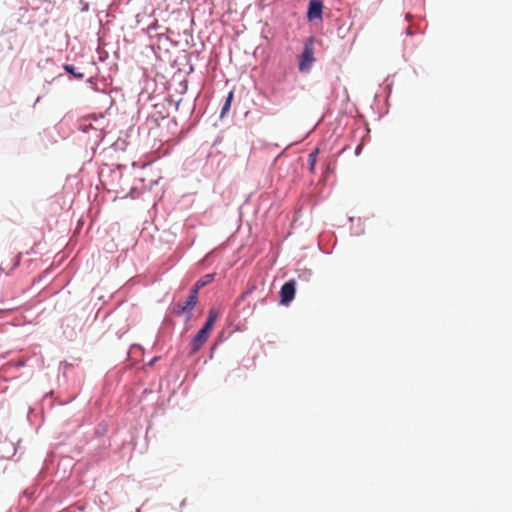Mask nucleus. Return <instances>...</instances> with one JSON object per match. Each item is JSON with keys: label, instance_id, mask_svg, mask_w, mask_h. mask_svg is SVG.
<instances>
[{"label": "nucleus", "instance_id": "1", "mask_svg": "<svg viewBox=\"0 0 512 512\" xmlns=\"http://www.w3.org/2000/svg\"><path fill=\"white\" fill-rule=\"evenodd\" d=\"M314 62V42L313 38H309L305 42L303 52L300 56L299 70L301 72H308Z\"/></svg>", "mask_w": 512, "mask_h": 512}, {"label": "nucleus", "instance_id": "2", "mask_svg": "<svg viewBox=\"0 0 512 512\" xmlns=\"http://www.w3.org/2000/svg\"><path fill=\"white\" fill-rule=\"evenodd\" d=\"M198 301V296L194 294L192 291H190V294L186 301L184 302H178L175 304L173 308V313L175 315H182L184 313H187V320L191 319L192 316V310L195 308Z\"/></svg>", "mask_w": 512, "mask_h": 512}, {"label": "nucleus", "instance_id": "3", "mask_svg": "<svg viewBox=\"0 0 512 512\" xmlns=\"http://www.w3.org/2000/svg\"><path fill=\"white\" fill-rule=\"evenodd\" d=\"M295 289H296V281L295 280H289L281 287L280 297H281L282 304H288L294 299Z\"/></svg>", "mask_w": 512, "mask_h": 512}, {"label": "nucleus", "instance_id": "4", "mask_svg": "<svg viewBox=\"0 0 512 512\" xmlns=\"http://www.w3.org/2000/svg\"><path fill=\"white\" fill-rule=\"evenodd\" d=\"M323 2L322 0H310L307 10V18L309 21L322 19Z\"/></svg>", "mask_w": 512, "mask_h": 512}, {"label": "nucleus", "instance_id": "5", "mask_svg": "<svg viewBox=\"0 0 512 512\" xmlns=\"http://www.w3.org/2000/svg\"><path fill=\"white\" fill-rule=\"evenodd\" d=\"M209 335L199 330L190 343V354H195L208 340Z\"/></svg>", "mask_w": 512, "mask_h": 512}, {"label": "nucleus", "instance_id": "6", "mask_svg": "<svg viewBox=\"0 0 512 512\" xmlns=\"http://www.w3.org/2000/svg\"><path fill=\"white\" fill-rule=\"evenodd\" d=\"M214 278H215L214 273L206 274V275L202 276L194 284V286L192 287V289L190 291H192L194 294H196L198 296L199 290L202 289L203 287H205L206 285L210 284L214 280Z\"/></svg>", "mask_w": 512, "mask_h": 512}, {"label": "nucleus", "instance_id": "7", "mask_svg": "<svg viewBox=\"0 0 512 512\" xmlns=\"http://www.w3.org/2000/svg\"><path fill=\"white\" fill-rule=\"evenodd\" d=\"M218 318V311L214 308L210 309L208 318L206 320V323L213 325L215 324L216 320Z\"/></svg>", "mask_w": 512, "mask_h": 512}, {"label": "nucleus", "instance_id": "8", "mask_svg": "<svg viewBox=\"0 0 512 512\" xmlns=\"http://www.w3.org/2000/svg\"><path fill=\"white\" fill-rule=\"evenodd\" d=\"M218 318V311L214 308L210 309L208 318L206 320V323L213 325L215 324L216 320Z\"/></svg>", "mask_w": 512, "mask_h": 512}, {"label": "nucleus", "instance_id": "9", "mask_svg": "<svg viewBox=\"0 0 512 512\" xmlns=\"http://www.w3.org/2000/svg\"><path fill=\"white\" fill-rule=\"evenodd\" d=\"M232 100H233V92L231 91L228 93L225 104L222 107V111H221L222 116L230 109Z\"/></svg>", "mask_w": 512, "mask_h": 512}, {"label": "nucleus", "instance_id": "10", "mask_svg": "<svg viewBox=\"0 0 512 512\" xmlns=\"http://www.w3.org/2000/svg\"><path fill=\"white\" fill-rule=\"evenodd\" d=\"M319 152V149L316 148L315 150H313L310 154H309V164H310V170L313 172L314 171V167H315V163H316V159H317V154Z\"/></svg>", "mask_w": 512, "mask_h": 512}, {"label": "nucleus", "instance_id": "11", "mask_svg": "<svg viewBox=\"0 0 512 512\" xmlns=\"http://www.w3.org/2000/svg\"><path fill=\"white\" fill-rule=\"evenodd\" d=\"M65 70H66L67 72H69V73L74 74V75H75V76H77L78 78H82V77H83V74H78V75H77V74L74 72L75 68H74V66H72V65H66V66H65Z\"/></svg>", "mask_w": 512, "mask_h": 512}, {"label": "nucleus", "instance_id": "12", "mask_svg": "<svg viewBox=\"0 0 512 512\" xmlns=\"http://www.w3.org/2000/svg\"><path fill=\"white\" fill-rule=\"evenodd\" d=\"M212 329H213V325H210L205 322L204 326L200 330L204 331L206 334L210 335Z\"/></svg>", "mask_w": 512, "mask_h": 512}]
</instances>
